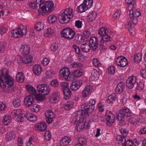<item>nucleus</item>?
Here are the masks:
<instances>
[{"instance_id": "1", "label": "nucleus", "mask_w": 146, "mask_h": 146, "mask_svg": "<svg viewBox=\"0 0 146 146\" xmlns=\"http://www.w3.org/2000/svg\"><path fill=\"white\" fill-rule=\"evenodd\" d=\"M13 79L9 75L8 70L5 68H3L0 72V87H6L8 92H11L13 90L10 88L13 86Z\"/></svg>"}, {"instance_id": "2", "label": "nucleus", "mask_w": 146, "mask_h": 146, "mask_svg": "<svg viewBox=\"0 0 146 146\" xmlns=\"http://www.w3.org/2000/svg\"><path fill=\"white\" fill-rule=\"evenodd\" d=\"M44 1V0H36V3L39 7L38 11L43 15L51 12L54 8V4L52 1Z\"/></svg>"}, {"instance_id": "3", "label": "nucleus", "mask_w": 146, "mask_h": 146, "mask_svg": "<svg viewBox=\"0 0 146 146\" xmlns=\"http://www.w3.org/2000/svg\"><path fill=\"white\" fill-rule=\"evenodd\" d=\"M141 14L138 10L137 9L134 12L132 10H131L129 11V17L128 18L129 22L127 25V27L130 32L132 29V21L134 25H136L138 23L137 18L140 16Z\"/></svg>"}, {"instance_id": "4", "label": "nucleus", "mask_w": 146, "mask_h": 146, "mask_svg": "<svg viewBox=\"0 0 146 146\" xmlns=\"http://www.w3.org/2000/svg\"><path fill=\"white\" fill-rule=\"evenodd\" d=\"M131 114V113L129 108L124 107L119 111L116 119L120 121V125H124L125 124L124 120L125 117H130Z\"/></svg>"}, {"instance_id": "5", "label": "nucleus", "mask_w": 146, "mask_h": 146, "mask_svg": "<svg viewBox=\"0 0 146 146\" xmlns=\"http://www.w3.org/2000/svg\"><path fill=\"white\" fill-rule=\"evenodd\" d=\"M73 9L69 7L65 9L59 17V22L62 24L67 23L73 16Z\"/></svg>"}, {"instance_id": "6", "label": "nucleus", "mask_w": 146, "mask_h": 146, "mask_svg": "<svg viewBox=\"0 0 146 146\" xmlns=\"http://www.w3.org/2000/svg\"><path fill=\"white\" fill-rule=\"evenodd\" d=\"M77 113H74L72 116L70 121L76 123V127L78 131H80L84 128L83 126V116L82 115H78Z\"/></svg>"}, {"instance_id": "7", "label": "nucleus", "mask_w": 146, "mask_h": 146, "mask_svg": "<svg viewBox=\"0 0 146 146\" xmlns=\"http://www.w3.org/2000/svg\"><path fill=\"white\" fill-rule=\"evenodd\" d=\"M61 34L62 37L68 40H70L74 38L76 33L72 29L67 27L62 30L61 31Z\"/></svg>"}, {"instance_id": "8", "label": "nucleus", "mask_w": 146, "mask_h": 146, "mask_svg": "<svg viewBox=\"0 0 146 146\" xmlns=\"http://www.w3.org/2000/svg\"><path fill=\"white\" fill-rule=\"evenodd\" d=\"M94 109V107H90V106L84 104L82 106L81 110L78 111L76 113H77V115L78 116L82 115L84 116L85 115H89L93 111Z\"/></svg>"}, {"instance_id": "9", "label": "nucleus", "mask_w": 146, "mask_h": 146, "mask_svg": "<svg viewBox=\"0 0 146 146\" xmlns=\"http://www.w3.org/2000/svg\"><path fill=\"white\" fill-rule=\"evenodd\" d=\"M27 29L22 24L19 26L17 29L13 30L11 33L12 36L15 37H19V36H22L26 35L27 33Z\"/></svg>"}, {"instance_id": "10", "label": "nucleus", "mask_w": 146, "mask_h": 146, "mask_svg": "<svg viewBox=\"0 0 146 146\" xmlns=\"http://www.w3.org/2000/svg\"><path fill=\"white\" fill-rule=\"evenodd\" d=\"M24 117L26 118L28 120L33 122L36 121L37 120V117L36 115L28 112L25 114L22 113L18 117L17 119L19 122H23L24 120Z\"/></svg>"}, {"instance_id": "11", "label": "nucleus", "mask_w": 146, "mask_h": 146, "mask_svg": "<svg viewBox=\"0 0 146 146\" xmlns=\"http://www.w3.org/2000/svg\"><path fill=\"white\" fill-rule=\"evenodd\" d=\"M111 41V37L108 34L103 35V36L101 37V39L100 40L99 42L100 48L102 50L106 49L108 43Z\"/></svg>"}, {"instance_id": "12", "label": "nucleus", "mask_w": 146, "mask_h": 146, "mask_svg": "<svg viewBox=\"0 0 146 146\" xmlns=\"http://www.w3.org/2000/svg\"><path fill=\"white\" fill-rule=\"evenodd\" d=\"M59 72L61 77L68 80H70L71 75L68 68L64 67L60 70Z\"/></svg>"}, {"instance_id": "13", "label": "nucleus", "mask_w": 146, "mask_h": 146, "mask_svg": "<svg viewBox=\"0 0 146 146\" xmlns=\"http://www.w3.org/2000/svg\"><path fill=\"white\" fill-rule=\"evenodd\" d=\"M37 90L40 94L45 95L50 92V88L46 84L39 85L37 86Z\"/></svg>"}, {"instance_id": "14", "label": "nucleus", "mask_w": 146, "mask_h": 146, "mask_svg": "<svg viewBox=\"0 0 146 146\" xmlns=\"http://www.w3.org/2000/svg\"><path fill=\"white\" fill-rule=\"evenodd\" d=\"M106 125L109 127L111 126L115 121L114 115L111 111H107L106 113Z\"/></svg>"}, {"instance_id": "15", "label": "nucleus", "mask_w": 146, "mask_h": 146, "mask_svg": "<svg viewBox=\"0 0 146 146\" xmlns=\"http://www.w3.org/2000/svg\"><path fill=\"white\" fill-rule=\"evenodd\" d=\"M117 65L121 67H124L128 64V61L126 58L123 56H118L115 61Z\"/></svg>"}, {"instance_id": "16", "label": "nucleus", "mask_w": 146, "mask_h": 146, "mask_svg": "<svg viewBox=\"0 0 146 146\" xmlns=\"http://www.w3.org/2000/svg\"><path fill=\"white\" fill-rule=\"evenodd\" d=\"M98 41V38L96 37H93L90 38L89 45L92 49L95 50L97 49V47L98 46H99Z\"/></svg>"}, {"instance_id": "17", "label": "nucleus", "mask_w": 146, "mask_h": 146, "mask_svg": "<svg viewBox=\"0 0 146 146\" xmlns=\"http://www.w3.org/2000/svg\"><path fill=\"white\" fill-rule=\"evenodd\" d=\"M137 78L135 76H132L129 78L126 82V86L130 89H132L136 83Z\"/></svg>"}, {"instance_id": "18", "label": "nucleus", "mask_w": 146, "mask_h": 146, "mask_svg": "<svg viewBox=\"0 0 146 146\" xmlns=\"http://www.w3.org/2000/svg\"><path fill=\"white\" fill-rule=\"evenodd\" d=\"M120 131L121 133L122 136L120 135H118L117 136L116 140L117 141H120V143L123 141L124 139V138H125V137L128 134V131L125 128L121 129Z\"/></svg>"}, {"instance_id": "19", "label": "nucleus", "mask_w": 146, "mask_h": 146, "mask_svg": "<svg viewBox=\"0 0 146 146\" xmlns=\"http://www.w3.org/2000/svg\"><path fill=\"white\" fill-rule=\"evenodd\" d=\"M34 102V96L29 95L27 96L24 99V104L27 107L31 106Z\"/></svg>"}, {"instance_id": "20", "label": "nucleus", "mask_w": 146, "mask_h": 146, "mask_svg": "<svg viewBox=\"0 0 146 146\" xmlns=\"http://www.w3.org/2000/svg\"><path fill=\"white\" fill-rule=\"evenodd\" d=\"M92 88L90 86H88L82 91L81 96L82 97L86 98L88 96L92 93Z\"/></svg>"}, {"instance_id": "21", "label": "nucleus", "mask_w": 146, "mask_h": 146, "mask_svg": "<svg viewBox=\"0 0 146 146\" xmlns=\"http://www.w3.org/2000/svg\"><path fill=\"white\" fill-rule=\"evenodd\" d=\"M82 84V81L81 80H77L73 82L70 85V88L73 91H76L79 89Z\"/></svg>"}, {"instance_id": "22", "label": "nucleus", "mask_w": 146, "mask_h": 146, "mask_svg": "<svg viewBox=\"0 0 146 146\" xmlns=\"http://www.w3.org/2000/svg\"><path fill=\"white\" fill-rule=\"evenodd\" d=\"M20 50L23 55H28L30 52V46L29 45H23L21 46Z\"/></svg>"}, {"instance_id": "23", "label": "nucleus", "mask_w": 146, "mask_h": 146, "mask_svg": "<svg viewBox=\"0 0 146 146\" xmlns=\"http://www.w3.org/2000/svg\"><path fill=\"white\" fill-rule=\"evenodd\" d=\"M35 127L36 129L39 131H44L46 129L47 125L45 122L42 121L36 124Z\"/></svg>"}, {"instance_id": "24", "label": "nucleus", "mask_w": 146, "mask_h": 146, "mask_svg": "<svg viewBox=\"0 0 146 146\" xmlns=\"http://www.w3.org/2000/svg\"><path fill=\"white\" fill-rule=\"evenodd\" d=\"M125 85L124 82H121L118 83L115 88V92L117 94H120L122 92L125 88Z\"/></svg>"}, {"instance_id": "25", "label": "nucleus", "mask_w": 146, "mask_h": 146, "mask_svg": "<svg viewBox=\"0 0 146 146\" xmlns=\"http://www.w3.org/2000/svg\"><path fill=\"white\" fill-rule=\"evenodd\" d=\"M60 94L58 92H55L50 97L49 101L51 103H54L58 101L59 99Z\"/></svg>"}, {"instance_id": "26", "label": "nucleus", "mask_w": 146, "mask_h": 146, "mask_svg": "<svg viewBox=\"0 0 146 146\" xmlns=\"http://www.w3.org/2000/svg\"><path fill=\"white\" fill-rule=\"evenodd\" d=\"M33 71L35 75H39L42 71V67L38 64H35L33 67Z\"/></svg>"}, {"instance_id": "27", "label": "nucleus", "mask_w": 146, "mask_h": 146, "mask_svg": "<svg viewBox=\"0 0 146 146\" xmlns=\"http://www.w3.org/2000/svg\"><path fill=\"white\" fill-rule=\"evenodd\" d=\"M99 73L96 70L94 69L92 71L91 76L90 78L92 81H96L98 80L99 78Z\"/></svg>"}, {"instance_id": "28", "label": "nucleus", "mask_w": 146, "mask_h": 146, "mask_svg": "<svg viewBox=\"0 0 146 146\" xmlns=\"http://www.w3.org/2000/svg\"><path fill=\"white\" fill-rule=\"evenodd\" d=\"M71 139L70 137L68 136L64 137L60 142V144L61 146H66L70 142Z\"/></svg>"}, {"instance_id": "29", "label": "nucleus", "mask_w": 146, "mask_h": 146, "mask_svg": "<svg viewBox=\"0 0 146 146\" xmlns=\"http://www.w3.org/2000/svg\"><path fill=\"white\" fill-rule=\"evenodd\" d=\"M15 137V132L13 131H11L7 133L6 139L7 141H10L14 139Z\"/></svg>"}, {"instance_id": "30", "label": "nucleus", "mask_w": 146, "mask_h": 146, "mask_svg": "<svg viewBox=\"0 0 146 146\" xmlns=\"http://www.w3.org/2000/svg\"><path fill=\"white\" fill-rule=\"evenodd\" d=\"M26 89L31 95L34 96L37 92L35 89L30 85L26 86Z\"/></svg>"}, {"instance_id": "31", "label": "nucleus", "mask_w": 146, "mask_h": 146, "mask_svg": "<svg viewBox=\"0 0 146 146\" xmlns=\"http://www.w3.org/2000/svg\"><path fill=\"white\" fill-rule=\"evenodd\" d=\"M44 27L43 22H39L37 23L35 26V28L36 31H40L42 30Z\"/></svg>"}, {"instance_id": "32", "label": "nucleus", "mask_w": 146, "mask_h": 146, "mask_svg": "<svg viewBox=\"0 0 146 146\" xmlns=\"http://www.w3.org/2000/svg\"><path fill=\"white\" fill-rule=\"evenodd\" d=\"M90 45L86 43H84L81 46L82 51L84 52H88L90 51Z\"/></svg>"}, {"instance_id": "33", "label": "nucleus", "mask_w": 146, "mask_h": 146, "mask_svg": "<svg viewBox=\"0 0 146 146\" xmlns=\"http://www.w3.org/2000/svg\"><path fill=\"white\" fill-rule=\"evenodd\" d=\"M32 59L33 58L31 56L26 55L22 58V61L23 63L27 64L31 62L32 61Z\"/></svg>"}, {"instance_id": "34", "label": "nucleus", "mask_w": 146, "mask_h": 146, "mask_svg": "<svg viewBox=\"0 0 146 146\" xmlns=\"http://www.w3.org/2000/svg\"><path fill=\"white\" fill-rule=\"evenodd\" d=\"M84 71L83 69L80 68L79 70L74 71L73 73V74L75 77H79L82 75Z\"/></svg>"}, {"instance_id": "35", "label": "nucleus", "mask_w": 146, "mask_h": 146, "mask_svg": "<svg viewBox=\"0 0 146 146\" xmlns=\"http://www.w3.org/2000/svg\"><path fill=\"white\" fill-rule=\"evenodd\" d=\"M24 79V76L23 72H20L17 74L16 76V79L17 81L22 82H23Z\"/></svg>"}, {"instance_id": "36", "label": "nucleus", "mask_w": 146, "mask_h": 146, "mask_svg": "<svg viewBox=\"0 0 146 146\" xmlns=\"http://www.w3.org/2000/svg\"><path fill=\"white\" fill-rule=\"evenodd\" d=\"M11 121L10 117L7 115H5L3 117V122L5 125H9L11 122Z\"/></svg>"}, {"instance_id": "37", "label": "nucleus", "mask_w": 146, "mask_h": 146, "mask_svg": "<svg viewBox=\"0 0 146 146\" xmlns=\"http://www.w3.org/2000/svg\"><path fill=\"white\" fill-rule=\"evenodd\" d=\"M87 10V7L83 3L81 4L77 8V12L80 13L84 12Z\"/></svg>"}, {"instance_id": "38", "label": "nucleus", "mask_w": 146, "mask_h": 146, "mask_svg": "<svg viewBox=\"0 0 146 146\" xmlns=\"http://www.w3.org/2000/svg\"><path fill=\"white\" fill-rule=\"evenodd\" d=\"M63 91L64 96V98L66 100L69 99L71 95V93L70 89H66V90Z\"/></svg>"}, {"instance_id": "39", "label": "nucleus", "mask_w": 146, "mask_h": 146, "mask_svg": "<svg viewBox=\"0 0 146 146\" xmlns=\"http://www.w3.org/2000/svg\"><path fill=\"white\" fill-rule=\"evenodd\" d=\"M74 105V102L72 101L67 102L64 106V107L66 110H68L73 108Z\"/></svg>"}, {"instance_id": "40", "label": "nucleus", "mask_w": 146, "mask_h": 146, "mask_svg": "<svg viewBox=\"0 0 146 146\" xmlns=\"http://www.w3.org/2000/svg\"><path fill=\"white\" fill-rule=\"evenodd\" d=\"M83 3L88 9L92 6L93 1L92 0H85Z\"/></svg>"}, {"instance_id": "41", "label": "nucleus", "mask_w": 146, "mask_h": 146, "mask_svg": "<svg viewBox=\"0 0 146 146\" xmlns=\"http://www.w3.org/2000/svg\"><path fill=\"white\" fill-rule=\"evenodd\" d=\"M116 95L115 94H112L110 95L108 97L107 100V102L108 103H111L115 101L116 99Z\"/></svg>"}, {"instance_id": "42", "label": "nucleus", "mask_w": 146, "mask_h": 146, "mask_svg": "<svg viewBox=\"0 0 146 146\" xmlns=\"http://www.w3.org/2000/svg\"><path fill=\"white\" fill-rule=\"evenodd\" d=\"M54 33V30L50 28L44 30V34L46 37H48Z\"/></svg>"}, {"instance_id": "43", "label": "nucleus", "mask_w": 146, "mask_h": 146, "mask_svg": "<svg viewBox=\"0 0 146 146\" xmlns=\"http://www.w3.org/2000/svg\"><path fill=\"white\" fill-rule=\"evenodd\" d=\"M75 38L76 41L79 43L82 42L84 41L85 40L83 36L79 34H77L75 36Z\"/></svg>"}, {"instance_id": "44", "label": "nucleus", "mask_w": 146, "mask_h": 146, "mask_svg": "<svg viewBox=\"0 0 146 146\" xmlns=\"http://www.w3.org/2000/svg\"><path fill=\"white\" fill-rule=\"evenodd\" d=\"M98 34L102 36L108 33V31L107 29L104 27L100 28L98 31Z\"/></svg>"}, {"instance_id": "45", "label": "nucleus", "mask_w": 146, "mask_h": 146, "mask_svg": "<svg viewBox=\"0 0 146 146\" xmlns=\"http://www.w3.org/2000/svg\"><path fill=\"white\" fill-rule=\"evenodd\" d=\"M57 19V16L54 15H51L48 17V21L49 23H52L55 22Z\"/></svg>"}, {"instance_id": "46", "label": "nucleus", "mask_w": 146, "mask_h": 146, "mask_svg": "<svg viewBox=\"0 0 146 146\" xmlns=\"http://www.w3.org/2000/svg\"><path fill=\"white\" fill-rule=\"evenodd\" d=\"M86 139L83 136L80 137L78 139V143L77 144L80 145H85L87 143Z\"/></svg>"}, {"instance_id": "47", "label": "nucleus", "mask_w": 146, "mask_h": 146, "mask_svg": "<svg viewBox=\"0 0 146 146\" xmlns=\"http://www.w3.org/2000/svg\"><path fill=\"white\" fill-rule=\"evenodd\" d=\"M142 54L141 53L136 54L134 56V61L135 63L139 62L142 59Z\"/></svg>"}, {"instance_id": "48", "label": "nucleus", "mask_w": 146, "mask_h": 146, "mask_svg": "<svg viewBox=\"0 0 146 146\" xmlns=\"http://www.w3.org/2000/svg\"><path fill=\"white\" fill-rule=\"evenodd\" d=\"M21 111L20 109H17L16 110H14L13 111L12 113V115L14 116L15 117H17V121H19L17 118L19 116H20L21 113Z\"/></svg>"}, {"instance_id": "49", "label": "nucleus", "mask_w": 146, "mask_h": 146, "mask_svg": "<svg viewBox=\"0 0 146 146\" xmlns=\"http://www.w3.org/2000/svg\"><path fill=\"white\" fill-rule=\"evenodd\" d=\"M144 88V84L141 81H140L137 83V86L136 90L137 91H141Z\"/></svg>"}, {"instance_id": "50", "label": "nucleus", "mask_w": 146, "mask_h": 146, "mask_svg": "<svg viewBox=\"0 0 146 146\" xmlns=\"http://www.w3.org/2000/svg\"><path fill=\"white\" fill-rule=\"evenodd\" d=\"M45 114L46 117H53L54 116L53 112L50 110L46 111Z\"/></svg>"}, {"instance_id": "51", "label": "nucleus", "mask_w": 146, "mask_h": 146, "mask_svg": "<svg viewBox=\"0 0 146 146\" xmlns=\"http://www.w3.org/2000/svg\"><path fill=\"white\" fill-rule=\"evenodd\" d=\"M6 47V43L4 42H0V53L3 52Z\"/></svg>"}, {"instance_id": "52", "label": "nucleus", "mask_w": 146, "mask_h": 146, "mask_svg": "<svg viewBox=\"0 0 146 146\" xmlns=\"http://www.w3.org/2000/svg\"><path fill=\"white\" fill-rule=\"evenodd\" d=\"M124 142L122 143V146H133V143L131 140H127L126 141V138H124Z\"/></svg>"}, {"instance_id": "53", "label": "nucleus", "mask_w": 146, "mask_h": 146, "mask_svg": "<svg viewBox=\"0 0 146 146\" xmlns=\"http://www.w3.org/2000/svg\"><path fill=\"white\" fill-rule=\"evenodd\" d=\"M44 137L46 141L50 140L51 137L50 132L49 131H46L44 134Z\"/></svg>"}, {"instance_id": "54", "label": "nucleus", "mask_w": 146, "mask_h": 146, "mask_svg": "<svg viewBox=\"0 0 146 146\" xmlns=\"http://www.w3.org/2000/svg\"><path fill=\"white\" fill-rule=\"evenodd\" d=\"M32 106V111L34 112H38L40 108V106L36 104H33Z\"/></svg>"}, {"instance_id": "55", "label": "nucleus", "mask_w": 146, "mask_h": 146, "mask_svg": "<svg viewBox=\"0 0 146 146\" xmlns=\"http://www.w3.org/2000/svg\"><path fill=\"white\" fill-rule=\"evenodd\" d=\"M21 102V101L19 99L16 98L13 100V104L15 107H17L20 105Z\"/></svg>"}, {"instance_id": "56", "label": "nucleus", "mask_w": 146, "mask_h": 146, "mask_svg": "<svg viewBox=\"0 0 146 146\" xmlns=\"http://www.w3.org/2000/svg\"><path fill=\"white\" fill-rule=\"evenodd\" d=\"M7 31V27L5 25H3L0 28V33L2 35L5 33Z\"/></svg>"}, {"instance_id": "57", "label": "nucleus", "mask_w": 146, "mask_h": 146, "mask_svg": "<svg viewBox=\"0 0 146 146\" xmlns=\"http://www.w3.org/2000/svg\"><path fill=\"white\" fill-rule=\"evenodd\" d=\"M95 103V101L94 99H92L89 101L86 102L84 104L90 106V107H94V108H95L94 105Z\"/></svg>"}, {"instance_id": "58", "label": "nucleus", "mask_w": 146, "mask_h": 146, "mask_svg": "<svg viewBox=\"0 0 146 146\" xmlns=\"http://www.w3.org/2000/svg\"><path fill=\"white\" fill-rule=\"evenodd\" d=\"M34 97L35 98L36 100L39 101H43L45 99V97L36 94L34 95Z\"/></svg>"}, {"instance_id": "59", "label": "nucleus", "mask_w": 146, "mask_h": 146, "mask_svg": "<svg viewBox=\"0 0 146 146\" xmlns=\"http://www.w3.org/2000/svg\"><path fill=\"white\" fill-rule=\"evenodd\" d=\"M90 122V120L89 119H88L85 121L84 122H83V126L84 128L87 129L90 127L89 123Z\"/></svg>"}, {"instance_id": "60", "label": "nucleus", "mask_w": 146, "mask_h": 146, "mask_svg": "<svg viewBox=\"0 0 146 146\" xmlns=\"http://www.w3.org/2000/svg\"><path fill=\"white\" fill-rule=\"evenodd\" d=\"M92 62L93 64L95 67H98L101 65L100 61L96 58L93 59Z\"/></svg>"}, {"instance_id": "61", "label": "nucleus", "mask_w": 146, "mask_h": 146, "mask_svg": "<svg viewBox=\"0 0 146 146\" xmlns=\"http://www.w3.org/2000/svg\"><path fill=\"white\" fill-rule=\"evenodd\" d=\"M72 47L74 49L76 53L77 54H79L80 51L79 47L76 44H73Z\"/></svg>"}, {"instance_id": "62", "label": "nucleus", "mask_w": 146, "mask_h": 146, "mask_svg": "<svg viewBox=\"0 0 146 146\" xmlns=\"http://www.w3.org/2000/svg\"><path fill=\"white\" fill-rule=\"evenodd\" d=\"M108 73L111 74H113L115 73V68L113 66H111L108 68Z\"/></svg>"}, {"instance_id": "63", "label": "nucleus", "mask_w": 146, "mask_h": 146, "mask_svg": "<svg viewBox=\"0 0 146 146\" xmlns=\"http://www.w3.org/2000/svg\"><path fill=\"white\" fill-rule=\"evenodd\" d=\"M50 85L53 87H56L58 86L59 84L57 81L56 80H54L51 81Z\"/></svg>"}, {"instance_id": "64", "label": "nucleus", "mask_w": 146, "mask_h": 146, "mask_svg": "<svg viewBox=\"0 0 146 146\" xmlns=\"http://www.w3.org/2000/svg\"><path fill=\"white\" fill-rule=\"evenodd\" d=\"M72 65L73 67H82L83 66L82 64L77 62L72 63Z\"/></svg>"}]
</instances>
